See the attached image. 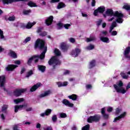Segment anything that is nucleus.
Returning a JSON list of instances; mask_svg holds the SVG:
<instances>
[{
	"label": "nucleus",
	"instance_id": "23",
	"mask_svg": "<svg viewBox=\"0 0 130 130\" xmlns=\"http://www.w3.org/2000/svg\"><path fill=\"white\" fill-rule=\"evenodd\" d=\"M28 6H29V7H30L31 8H37V7H38V6H37V5L36 4V3H34L32 1H30L27 4Z\"/></svg>",
	"mask_w": 130,
	"mask_h": 130
},
{
	"label": "nucleus",
	"instance_id": "12",
	"mask_svg": "<svg viewBox=\"0 0 130 130\" xmlns=\"http://www.w3.org/2000/svg\"><path fill=\"white\" fill-rule=\"evenodd\" d=\"M27 107V104L21 105H16L15 106V112H17L19 110H22L23 108H26Z\"/></svg>",
	"mask_w": 130,
	"mask_h": 130
},
{
	"label": "nucleus",
	"instance_id": "17",
	"mask_svg": "<svg viewBox=\"0 0 130 130\" xmlns=\"http://www.w3.org/2000/svg\"><path fill=\"white\" fill-rule=\"evenodd\" d=\"M62 103L68 107H74V104L71 103V102H70V101H68L67 100H63Z\"/></svg>",
	"mask_w": 130,
	"mask_h": 130
},
{
	"label": "nucleus",
	"instance_id": "6",
	"mask_svg": "<svg viewBox=\"0 0 130 130\" xmlns=\"http://www.w3.org/2000/svg\"><path fill=\"white\" fill-rule=\"evenodd\" d=\"M26 91H27L26 88L16 89L14 92V95L16 97H19V96H21L22 93H25Z\"/></svg>",
	"mask_w": 130,
	"mask_h": 130
},
{
	"label": "nucleus",
	"instance_id": "42",
	"mask_svg": "<svg viewBox=\"0 0 130 130\" xmlns=\"http://www.w3.org/2000/svg\"><path fill=\"white\" fill-rule=\"evenodd\" d=\"M71 24L69 23L63 24V27L65 29H70V27H71Z\"/></svg>",
	"mask_w": 130,
	"mask_h": 130
},
{
	"label": "nucleus",
	"instance_id": "39",
	"mask_svg": "<svg viewBox=\"0 0 130 130\" xmlns=\"http://www.w3.org/2000/svg\"><path fill=\"white\" fill-rule=\"evenodd\" d=\"M54 53L56 54V55H60L61 54L60 51H59V50L57 49H55Z\"/></svg>",
	"mask_w": 130,
	"mask_h": 130
},
{
	"label": "nucleus",
	"instance_id": "13",
	"mask_svg": "<svg viewBox=\"0 0 130 130\" xmlns=\"http://www.w3.org/2000/svg\"><path fill=\"white\" fill-rule=\"evenodd\" d=\"M60 47L63 51H66L69 49V45L66 42H62L60 44Z\"/></svg>",
	"mask_w": 130,
	"mask_h": 130
},
{
	"label": "nucleus",
	"instance_id": "45",
	"mask_svg": "<svg viewBox=\"0 0 130 130\" xmlns=\"http://www.w3.org/2000/svg\"><path fill=\"white\" fill-rule=\"evenodd\" d=\"M59 115L60 117H61V118H64L67 117V114L64 113H60Z\"/></svg>",
	"mask_w": 130,
	"mask_h": 130
},
{
	"label": "nucleus",
	"instance_id": "49",
	"mask_svg": "<svg viewBox=\"0 0 130 130\" xmlns=\"http://www.w3.org/2000/svg\"><path fill=\"white\" fill-rule=\"evenodd\" d=\"M69 41L71 43H75V42H76V40L74 38H71L69 39Z\"/></svg>",
	"mask_w": 130,
	"mask_h": 130
},
{
	"label": "nucleus",
	"instance_id": "53",
	"mask_svg": "<svg viewBox=\"0 0 130 130\" xmlns=\"http://www.w3.org/2000/svg\"><path fill=\"white\" fill-rule=\"evenodd\" d=\"M112 110H113V108L112 107H109L107 108V111H108V112H111Z\"/></svg>",
	"mask_w": 130,
	"mask_h": 130
},
{
	"label": "nucleus",
	"instance_id": "50",
	"mask_svg": "<svg viewBox=\"0 0 130 130\" xmlns=\"http://www.w3.org/2000/svg\"><path fill=\"white\" fill-rule=\"evenodd\" d=\"M111 34L112 36H116V35H117V31H111Z\"/></svg>",
	"mask_w": 130,
	"mask_h": 130
},
{
	"label": "nucleus",
	"instance_id": "3",
	"mask_svg": "<svg viewBox=\"0 0 130 130\" xmlns=\"http://www.w3.org/2000/svg\"><path fill=\"white\" fill-rule=\"evenodd\" d=\"M122 86H123V83H122V81H120L118 82L117 85H114V87L115 89L116 92H117V93L125 94V93H126V91H127L128 89H130V82L128 83L127 85L126 90L125 88L122 87Z\"/></svg>",
	"mask_w": 130,
	"mask_h": 130
},
{
	"label": "nucleus",
	"instance_id": "5",
	"mask_svg": "<svg viewBox=\"0 0 130 130\" xmlns=\"http://www.w3.org/2000/svg\"><path fill=\"white\" fill-rule=\"evenodd\" d=\"M48 63L50 66H51V64L55 66V64H60V61L58 60L57 57L54 56L48 61Z\"/></svg>",
	"mask_w": 130,
	"mask_h": 130
},
{
	"label": "nucleus",
	"instance_id": "44",
	"mask_svg": "<svg viewBox=\"0 0 130 130\" xmlns=\"http://www.w3.org/2000/svg\"><path fill=\"white\" fill-rule=\"evenodd\" d=\"M30 13H31V10L23 11L24 15H29V14H30Z\"/></svg>",
	"mask_w": 130,
	"mask_h": 130
},
{
	"label": "nucleus",
	"instance_id": "15",
	"mask_svg": "<svg viewBox=\"0 0 130 130\" xmlns=\"http://www.w3.org/2000/svg\"><path fill=\"white\" fill-rule=\"evenodd\" d=\"M129 52H130V47H128L126 48L124 52V55L125 57H126V58H130V55H129Z\"/></svg>",
	"mask_w": 130,
	"mask_h": 130
},
{
	"label": "nucleus",
	"instance_id": "1",
	"mask_svg": "<svg viewBox=\"0 0 130 130\" xmlns=\"http://www.w3.org/2000/svg\"><path fill=\"white\" fill-rule=\"evenodd\" d=\"M45 42L44 41L40 39H38L36 41L35 45V48H40V49L44 51L41 53L40 56L35 55L29 58L27 61V64H28V66H31L32 60H35V62H38V60L39 58H40V59H44V58L45 57V53H46V51H47V47L45 46Z\"/></svg>",
	"mask_w": 130,
	"mask_h": 130
},
{
	"label": "nucleus",
	"instance_id": "4",
	"mask_svg": "<svg viewBox=\"0 0 130 130\" xmlns=\"http://www.w3.org/2000/svg\"><path fill=\"white\" fill-rule=\"evenodd\" d=\"M100 118H101L100 115H95L94 116H92L88 117V118L87 119V121L88 122H89V123H92L94 122H97L99 120H100Z\"/></svg>",
	"mask_w": 130,
	"mask_h": 130
},
{
	"label": "nucleus",
	"instance_id": "47",
	"mask_svg": "<svg viewBox=\"0 0 130 130\" xmlns=\"http://www.w3.org/2000/svg\"><path fill=\"white\" fill-rule=\"evenodd\" d=\"M15 19H16V17H15L14 16H10L8 18L9 21H15Z\"/></svg>",
	"mask_w": 130,
	"mask_h": 130
},
{
	"label": "nucleus",
	"instance_id": "57",
	"mask_svg": "<svg viewBox=\"0 0 130 130\" xmlns=\"http://www.w3.org/2000/svg\"><path fill=\"white\" fill-rule=\"evenodd\" d=\"M59 0H51L50 3L53 4L54 3H58Z\"/></svg>",
	"mask_w": 130,
	"mask_h": 130
},
{
	"label": "nucleus",
	"instance_id": "21",
	"mask_svg": "<svg viewBox=\"0 0 130 130\" xmlns=\"http://www.w3.org/2000/svg\"><path fill=\"white\" fill-rule=\"evenodd\" d=\"M56 84L58 85V87H66V86H68L69 82L67 81H64L63 82H57Z\"/></svg>",
	"mask_w": 130,
	"mask_h": 130
},
{
	"label": "nucleus",
	"instance_id": "30",
	"mask_svg": "<svg viewBox=\"0 0 130 130\" xmlns=\"http://www.w3.org/2000/svg\"><path fill=\"white\" fill-rule=\"evenodd\" d=\"M68 98H69V99H72V100H73V101H75V100H77L76 94H72L71 95H69Z\"/></svg>",
	"mask_w": 130,
	"mask_h": 130
},
{
	"label": "nucleus",
	"instance_id": "41",
	"mask_svg": "<svg viewBox=\"0 0 130 130\" xmlns=\"http://www.w3.org/2000/svg\"><path fill=\"white\" fill-rule=\"evenodd\" d=\"M51 109H48L46 110V111L45 112V113H46V115H49V114H50V113H51Z\"/></svg>",
	"mask_w": 130,
	"mask_h": 130
},
{
	"label": "nucleus",
	"instance_id": "40",
	"mask_svg": "<svg viewBox=\"0 0 130 130\" xmlns=\"http://www.w3.org/2000/svg\"><path fill=\"white\" fill-rule=\"evenodd\" d=\"M90 128V125L89 124L86 125L82 128V130H89Z\"/></svg>",
	"mask_w": 130,
	"mask_h": 130
},
{
	"label": "nucleus",
	"instance_id": "31",
	"mask_svg": "<svg viewBox=\"0 0 130 130\" xmlns=\"http://www.w3.org/2000/svg\"><path fill=\"white\" fill-rule=\"evenodd\" d=\"M33 74H34L33 70H30L29 71L27 72L25 77L29 78V77H31V76H32V75H33Z\"/></svg>",
	"mask_w": 130,
	"mask_h": 130
},
{
	"label": "nucleus",
	"instance_id": "55",
	"mask_svg": "<svg viewBox=\"0 0 130 130\" xmlns=\"http://www.w3.org/2000/svg\"><path fill=\"white\" fill-rule=\"evenodd\" d=\"M86 89H92V85H90V84H87V85H86Z\"/></svg>",
	"mask_w": 130,
	"mask_h": 130
},
{
	"label": "nucleus",
	"instance_id": "59",
	"mask_svg": "<svg viewBox=\"0 0 130 130\" xmlns=\"http://www.w3.org/2000/svg\"><path fill=\"white\" fill-rule=\"evenodd\" d=\"M102 23V20H100L97 22V25L100 26L101 25V23Z\"/></svg>",
	"mask_w": 130,
	"mask_h": 130
},
{
	"label": "nucleus",
	"instance_id": "43",
	"mask_svg": "<svg viewBox=\"0 0 130 130\" xmlns=\"http://www.w3.org/2000/svg\"><path fill=\"white\" fill-rule=\"evenodd\" d=\"M52 121H53V122H55V121H56V120H57V117L56 116V115H54L52 116Z\"/></svg>",
	"mask_w": 130,
	"mask_h": 130
},
{
	"label": "nucleus",
	"instance_id": "56",
	"mask_svg": "<svg viewBox=\"0 0 130 130\" xmlns=\"http://www.w3.org/2000/svg\"><path fill=\"white\" fill-rule=\"evenodd\" d=\"M40 36H46L47 35V33L46 32L44 31L40 34Z\"/></svg>",
	"mask_w": 130,
	"mask_h": 130
},
{
	"label": "nucleus",
	"instance_id": "11",
	"mask_svg": "<svg viewBox=\"0 0 130 130\" xmlns=\"http://www.w3.org/2000/svg\"><path fill=\"white\" fill-rule=\"evenodd\" d=\"M81 53V49H75L71 51V54L73 56V57H77L79 54Z\"/></svg>",
	"mask_w": 130,
	"mask_h": 130
},
{
	"label": "nucleus",
	"instance_id": "10",
	"mask_svg": "<svg viewBox=\"0 0 130 130\" xmlns=\"http://www.w3.org/2000/svg\"><path fill=\"white\" fill-rule=\"evenodd\" d=\"M7 109H8V105H3V106L2 107V111H1L2 119H5V116L4 115V114H6V113H7Z\"/></svg>",
	"mask_w": 130,
	"mask_h": 130
},
{
	"label": "nucleus",
	"instance_id": "2",
	"mask_svg": "<svg viewBox=\"0 0 130 130\" xmlns=\"http://www.w3.org/2000/svg\"><path fill=\"white\" fill-rule=\"evenodd\" d=\"M106 13L108 16H110L108 20L109 22L115 21L117 23H120L123 22V19H122V18H123V15L121 12L118 11L113 12L112 9H108L107 10Z\"/></svg>",
	"mask_w": 130,
	"mask_h": 130
},
{
	"label": "nucleus",
	"instance_id": "24",
	"mask_svg": "<svg viewBox=\"0 0 130 130\" xmlns=\"http://www.w3.org/2000/svg\"><path fill=\"white\" fill-rule=\"evenodd\" d=\"M100 39L103 42H105V43H109V39L107 37H101Z\"/></svg>",
	"mask_w": 130,
	"mask_h": 130
},
{
	"label": "nucleus",
	"instance_id": "8",
	"mask_svg": "<svg viewBox=\"0 0 130 130\" xmlns=\"http://www.w3.org/2000/svg\"><path fill=\"white\" fill-rule=\"evenodd\" d=\"M105 11V7L104 6H101L94 11L93 15H94V16H97L99 13L102 14L104 13Z\"/></svg>",
	"mask_w": 130,
	"mask_h": 130
},
{
	"label": "nucleus",
	"instance_id": "18",
	"mask_svg": "<svg viewBox=\"0 0 130 130\" xmlns=\"http://www.w3.org/2000/svg\"><path fill=\"white\" fill-rule=\"evenodd\" d=\"M52 21H53V16H50L46 20V24L47 26H49V25H51L52 23Z\"/></svg>",
	"mask_w": 130,
	"mask_h": 130
},
{
	"label": "nucleus",
	"instance_id": "54",
	"mask_svg": "<svg viewBox=\"0 0 130 130\" xmlns=\"http://www.w3.org/2000/svg\"><path fill=\"white\" fill-rule=\"evenodd\" d=\"M103 115L104 118H105V119H107L109 117V115L107 114H103Z\"/></svg>",
	"mask_w": 130,
	"mask_h": 130
},
{
	"label": "nucleus",
	"instance_id": "35",
	"mask_svg": "<svg viewBox=\"0 0 130 130\" xmlns=\"http://www.w3.org/2000/svg\"><path fill=\"white\" fill-rule=\"evenodd\" d=\"M121 76L123 78V79H127L128 78V75L125 74L124 73L122 72L121 73Z\"/></svg>",
	"mask_w": 130,
	"mask_h": 130
},
{
	"label": "nucleus",
	"instance_id": "38",
	"mask_svg": "<svg viewBox=\"0 0 130 130\" xmlns=\"http://www.w3.org/2000/svg\"><path fill=\"white\" fill-rule=\"evenodd\" d=\"M121 112V109H119L118 108L116 109V112L115 113V115H117L119 114Z\"/></svg>",
	"mask_w": 130,
	"mask_h": 130
},
{
	"label": "nucleus",
	"instance_id": "63",
	"mask_svg": "<svg viewBox=\"0 0 130 130\" xmlns=\"http://www.w3.org/2000/svg\"><path fill=\"white\" fill-rule=\"evenodd\" d=\"M105 108H104L102 109V114L103 115V114H105Z\"/></svg>",
	"mask_w": 130,
	"mask_h": 130
},
{
	"label": "nucleus",
	"instance_id": "16",
	"mask_svg": "<svg viewBox=\"0 0 130 130\" xmlns=\"http://www.w3.org/2000/svg\"><path fill=\"white\" fill-rule=\"evenodd\" d=\"M41 86V83H38L36 85H34L30 89V92H35L36 90H37L39 87Z\"/></svg>",
	"mask_w": 130,
	"mask_h": 130
},
{
	"label": "nucleus",
	"instance_id": "25",
	"mask_svg": "<svg viewBox=\"0 0 130 130\" xmlns=\"http://www.w3.org/2000/svg\"><path fill=\"white\" fill-rule=\"evenodd\" d=\"M9 55L13 58H17V53L12 50L10 51Z\"/></svg>",
	"mask_w": 130,
	"mask_h": 130
},
{
	"label": "nucleus",
	"instance_id": "58",
	"mask_svg": "<svg viewBox=\"0 0 130 130\" xmlns=\"http://www.w3.org/2000/svg\"><path fill=\"white\" fill-rule=\"evenodd\" d=\"M26 111H32V108L31 107H28L27 108V107H26Z\"/></svg>",
	"mask_w": 130,
	"mask_h": 130
},
{
	"label": "nucleus",
	"instance_id": "61",
	"mask_svg": "<svg viewBox=\"0 0 130 130\" xmlns=\"http://www.w3.org/2000/svg\"><path fill=\"white\" fill-rule=\"evenodd\" d=\"M13 130H19V129H18V125H14L13 126Z\"/></svg>",
	"mask_w": 130,
	"mask_h": 130
},
{
	"label": "nucleus",
	"instance_id": "48",
	"mask_svg": "<svg viewBox=\"0 0 130 130\" xmlns=\"http://www.w3.org/2000/svg\"><path fill=\"white\" fill-rule=\"evenodd\" d=\"M31 40V37H27L26 38L24 41H23L24 43H27V42H29Z\"/></svg>",
	"mask_w": 130,
	"mask_h": 130
},
{
	"label": "nucleus",
	"instance_id": "19",
	"mask_svg": "<svg viewBox=\"0 0 130 130\" xmlns=\"http://www.w3.org/2000/svg\"><path fill=\"white\" fill-rule=\"evenodd\" d=\"M16 68H18L17 65L10 64L6 68V71H14Z\"/></svg>",
	"mask_w": 130,
	"mask_h": 130
},
{
	"label": "nucleus",
	"instance_id": "27",
	"mask_svg": "<svg viewBox=\"0 0 130 130\" xmlns=\"http://www.w3.org/2000/svg\"><path fill=\"white\" fill-rule=\"evenodd\" d=\"M35 24H36V22H34L32 23L28 22L26 25V28L27 29H30V28H32V27H33Z\"/></svg>",
	"mask_w": 130,
	"mask_h": 130
},
{
	"label": "nucleus",
	"instance_id": "64",
	"mask_svg": "<svg viewBox=\"0 0 130 130\" xmlns=\"http://www.w3.org/2000/svg\"><path fill=\"white\" fill-rule=\"evenodd\" d=\"M44 130H52V128L51 127H47Z\"/></svg>",
	"mask_w": 130,
	"mask_h": 130
},
{
	"label": "nucleus",
	"instance_id": "7",
	"mask_svg": "<svg viewBox=\"0 0 130 130\" xmlns=\"http://www.w3.org/2000/svg\"><path fill=\"white\" fill-rule=\"evenodd\" d=\"M126 116V112H124L122 114H120L118 117H116L114 118L113 122H116L117 121H120L121 119L125 118Z\"/></svg>",
	"mask_w": 130,
	"mask_h": 130
},
{
	"label": "nucleus",
	"instance_id": "60",
	"mask_svg": "<svg viewBox=\"0 0 130 130\" xmlns=\"http://www.w3.org/2000/svg\"><path fill=\"white\" fill-rule=\"evenodd\" d=\"M95 4H96V2L95 1V0H92V2L91 3L92 7H95Z\"/></svg>",
	"mask_w": 130,
	"mask_h": 130
},
{
	"label": "nucleus",
	"instance_id": "29",
	"mask_svg": "<svg viewBox=\"0 0 130 130\" xmlns=\"http://www.w3.org/2000/svg\"><path fill=\"white\" fill-rule=\"evenodd\" d=\"M94 40H96V38H95V37L92 36L89 38H87L86 41V42H91V41H94Z\"/></svg>",
	"mask_w": 130,
	"mask_h": 130
},
{
	"label": "nucleus",
	"instance_id": "9",
	"mask_svg": "<svg viewBox=\"0 0 130 130\" xmlns=\"http://www.w3.org/2000/svg\"><path fill=\"white\" fill-rule=\"evenodd\" d=\"M0 87L3 88L4 91H6V88H5V84H6V77L5 76H0Z\"/></svg>",
	"mask_w": 130,
	"mask_h": 130
},
{
	"label": "nucleus",
	"instance_id": "26",
	"mask_svg": "<svg viewBox=\"0 0 130 130\" xmlns=\"http://www.w3.org/2000/svg\"><path fill=\"white\" fill-rule=\"evenodd\" d=\"M23 101H24V99L23 98L17 99L14 100V102L15 103V104L22 103V102H23Z\"/></svg>",
	"mask_w": 130,
	"mask_h": 130
},
{
	"label": "nucleus",
	"instance_id": "46",
	"mask_svg": "<svg viewBox=\"0 0 130 130\" xmlns=\"http://www.w3.org/2000/svg\"><path fill=\"white\" fill-rule=\"evenodd\" d=\"M102 35H104L106 36L107 35V31L106 30H103L101 32L100 36H102Z\"/></svg>",
	"mask_w": 130,
	"mask_h": 130
},
{
	"label": "nucleus",
	"instance_id": "28",
	"mask_svg": "<svg viewBox=\"0 0 130 130\" xmlns=\"http://www.w3.org/2000/svg\"><path fill=\"white\" fill-rule=\"evenodd\" d=\"M0 40H6V37L4 36V31L0 29Z\"/></svg>",
	"mask_w": 130,
	"mask_h": 130
},
{
	"label": "nucleus",
	"instance_id": "36",
	"mask_svg": "<svg viewBox=\"0 0 130 130\" xmlns=\"http://www.w3.org/2000/svg\"><path fill=\"white\" fill-rule=\"evenodd\" d=\"M123 9L128 11V10H130V6L128 4H126L123 6Z\"/></svg>",
	"mask_w": 130,
	"mask_h": 130
},
{
	"label": "nucleus",
	"instance_id": "33",
	"mask_svg": "<svg viewBox=\"0 0 130 130\" xmlns=\"http://www.w3.org/2000/svg\"><path fill=\"white\" fill-rule=\"evenodd\" d=\"M66 7V4L63 3H59L57 6V9H62Z\"/></svg>",
	"mask_w": 130,
	"mask_h": 130
},
{
	"label": "nucleus",
	"instance_id": "52",
	"mask_svg": "<svg viewBox=\"0 0 130 130\" xmlns=\"http://www.w3.org/2000/svg\"><path fill=\"white\" fill-rule=\"evenodd\" d=\"M40 2H42V3H41V5L42 6H46V2H45L44 0H40Z\"/></svg>",
	"mask_w": 130,
	"mask_h": 130
},
{
	"label": "nucleus",
	"instance_id": "20",
	"mask_svg": "<svg viewBox=\"0 0 130 130\" xmlns=\"http://www.w3.org/2000/svg\"><path fill=\"white\" fill-rule=\"evenodd\" d=\"M52 93V92H51V91L47 90L45 91L44 93L40 94V97H41V98H42L43 97H46L47 96H49V95H50V94H51Z\"/></svg>",
	"mask_w": 130,
	"mask_h": 130
},
{
	"label": "nucleus",
	"instance_id": "22",
	"mask_svg": "<svg viewBox=\"0 0 130 130\" xmlns=\"http://www.w3.org/2000/svg\"><path fill=\"white\" fill-rule=\"evenodd\" d=\"M38 69L39 71H40V72H41L42 73H44V72H45V69H46V67L42 65H38Z\"/></svg>",
	"mask_w": 130,
	"mask_h": 130
},
{
	"label": "nucleus",
	"instance_id": "14",
	"mask_svg": "<svg viewBox=\"0 0 130 130\" xmlns=\"http://www.w3.org/2000/svg\"><path fill=\"white\" fill-rule=\"evenodd\" d=\"M22 1H28V0H3V3L4 5H9V4H12L14 2H22Z\"/></svg>",
	"mask_w": 130,
	"mask_h": 130
},
{
	"label": "nucleus",
	"instance_id": "62",
	"mask_svg": "<svg viewBox=\"0 0 130 130\" xmlns=\"http://www.w3.org/2000/svg\"><path fill=\"white\" fill-rule=\"evenodd\" d=\"M63 74H64V75H69V74H70V71H69V70H66V71L64 72Z\"/></svg>",
	"mask_w": 130,
	"mask_h": 130
},
{
	"label": "nucleus",
	"instance_id": "32",
	"mask_svg": "<svg viewBox=\"0 0 130 130\" xmlns=\"http://www.w3.org/2000/svg\"><path fill=\"white\" fill-rule=\"evenodd\" d=\"M95 46L94 45L90 44L87 47H86V49L87 50H92V49H94Z\"/></svg>",
	"mask_w": 130,
	"mask_h": 130
},
{
	"label": "nucleus",
	"instance_id": "34",
	"mask_svg": "<svg viewBox=\"0 0 130 130\" xmlns=\"http://www.w3.org/2000/svg\"><path fill=\"white\" fill-rule=\"evenodd\" d=\"M95 64H96V62L95 61V60H93L92 61H90L89 64L90 69H91V68L95 67Z\"/></svg>",
	"mask_w": 130,
	"mask_h": 130
},
{
	"label": "nucleus",
	"instance_id": "37",
	"mask_svg": "<svg viewBox=\"0 0 130 130\" xmlns=\"http://www.w3.org/2000/svg\"><path fill=\"white\" fill-rule=\"evenodd\" d=\"M58 29H60L63 27V24L61 22H59L57 24Z\"/></svg>",
	"mask_w": 130,
	"mask_h": 130
},
{
	"label": "nucleus",
	"instance_id": "51",
	"mask_svg": "<svg viewBox=\"0 0 130 130\" xmlns=\"http://www.w3.org/2000/svg\"><path fill=\"white\" fill-rule=\"evenodd\" d=\"M14 63H15V64H18V66L21 64V60H17L14 61Z\"/></svg>",
	"mask_w": 130,
	"mask_h": 130
}]
</instances>
